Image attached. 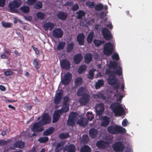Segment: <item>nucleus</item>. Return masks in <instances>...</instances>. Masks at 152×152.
<instances>
[{
    "label": "nucleus",
    "mask_w": 152,
    "mask_h": 152,
    "mask_svg": "<svg viewBox=\"0 0 152 152\" xmlns=\"http://www.w3.org/2000/svg\"><path fill=\"white\" fill-rule=\"evenodd\" d=\"M2 26L5 28H10L12 25L10 23H7L3 22L1 23Z\"/></svg>",
    "instance_id": "55"
},
{
    "label": "nucleus",
    "mask_w": 152,
    "mask_h": 152,
    "mask_svg": "<svg viewBox=\"0 0 152 152\" xmlns=\"http://www.w3.org/2000/svg\"><path fill=\"white\" fill-rule=\"evenodd\" d=\"M72 78V74L69 72H67L61 80L62 84L64 85H68L70 83Z\"/></svg>",
    "instance_id": "9"
},
{
    "label": "nucleus",
    "mask_w": 152,
    "mask_h": 152,
    "mask_svg": "<svg viewBox=\"0 0 152 152\" xmlns=\"http://www.w3.org/2000/svg\"><path fill=\"white\" fill-rule=\"evenodd\" d=\"M64 145V142L61 141L60 142L58 143L55 149V152H59L62 149V146Z\"/></svg>",
    "instance_id": "28"
},
{
    "label": "nucleus",
    "mask_w": 152,
    "mask_h": 152,
    "mask_svg": "<svg viewBox=\"0 0 152 152\" xmlns=\"http://www.w3.org/2000/svg\"><path fill=\"white\" fill-rule=\"evenodd\" d=\"M95 71V69H92L89 70L88 75V77L90 79H92L94 77V72Z\"/></svg>",
    "instance_id": "40"
},
{
    "label": "nucleus",
    "mask_w": 152,
    "mask_h": 152,
    "mask_svg": "<svg viewBox=\"0 0 152 152\" xmlns=\"http://www.w3.org/2000/svg\"><path fill=\"white\" fill-rule=\"evenodd\" d=\"M96 145L99 148L104 149L109 147V143L107 142L100 140L97 142Z\"/></svg>",
    "instance_id": "15"
},
{
    "label": "nucleus",
    "mask_w": 152,
    "mask_h": 152,
    "mask_svg": "<svg viewBox=\"0 0 152 152\" xmlns=\"http://www.w3.org/2000/svg\"><path fill=\"white\" fill-rule=\"evenodd\" d=\"M55 26V24L50 22H46L43 25V27L45 31L48 30L51 31L54 28Z\"/></svg>",
    "instance_id": "17"
},
{
    "label": "nucleus",
    "mask_w": 152,
    "mask_h": 152,
    "mask_svg": "<svg viewBox=\"0 0 152 152\" xmlns=\"http://www.w3.org/2000/svg\"><path fill=\"white\" fill-rule=\"evenodd\" d=\"M20 10L25 13H28L29 12L30 8L28 6H24L20 8Z\"/></svg>",
    "instance_id": "36"
},
{
    "label": "nucleus",
    "mask_w": 152,
    "mask_h": 152,
    "mask_svg": "<svg viewBox=\"0 0 152 152\" xmlns=\"http://www.w3.org/2000/svg\"><path fill=\"white\" fill-rule=\"evenodd\" d=\"M51 120V118L49 113H44L41 116V120L39 121L43 126L49 124Z\"/></svg>",
    "instance_id": "6"
},
{
    "label": "nucleus",
    "mask_w": 152,
    "mask_h": 152,
    "mask_svg": "<svg viewBox=\"0 0 152 152\" xmlns=\"http://www.w3.org/2000/svg\"><path fill=\"white\" fill-rule=\"evenodd\" d=\"M110 108L116 116H121L124 115V110L121 104L118 103H113Z\"/></svg>",
    "instance_id": "2"
},
{
    "label": "nucleus",
    "mask_w": 152,
    "mask_h": 152,
    "mask_svg": "<svg viewBox=\"0 0 152 152\" xmlns=\"http://www.w3.org/2000/svg\"><path fill=\"white\" fill-rule=\"evenodd\" d=\"M42 2L38 1L36 3L34 8L37 9H40L42 8Z\"/></svg>",
    "instance_id": "56"
},
{
    "label": "nucleus",
    "mask_w": 152,
    "mask_h": 152,
    "mask_svg": "<svg viewBox=\"0 0 152 152\" xmlns=\"http://www.w3.org/2000/svg\"><path fill=\"white\" fill-rule=\"evenodd\" d=\"M58 136L60 139H63L69 137V135L68 133H62L59 134Z\"/></svg>",
    "instance_id": "41"
},
{
    "label": "nucleus",
    "mask_w": 152,
    "mask_h": 152,
    "mask_svg": "<svg viewBox=\"0 0 152 152\" xmlns=\"http://www.w3.org/2000/svg\"><path fill=\"white\" fill-rule=\"evenodd\" d=\"M79 8V5L77 4H76L72 6L71 10L73 11H75L78 10Z\"/></svg>",
    "instance_id": "58"
},
{
    "label": "nucleus",
    "mask_w": 152,
    "mask_h": 152,
    "mask_svg": "<svg viewBox=\"0 0 152 152\" xmlns=\"http://www.w3.org/2000/svg\"><path fill=\"white\" fill-rule=\"evenodd\" d=\"M113 51V46L112 43L109 42L106 43L104 46L103 53L106 56L111 55Z\"/></svg>",
    "instance_id": "3"
},
{
    "label": "nucleus",
    "mask_w": 152,
    "mask_h": 152,
    "mask_svg": "<svg viewBox=\"0 0 152 152\" xmlns=\"http://www.w3.org/2000/svg\"><path fill=\"white\" fill-rule=\"evenodd\" d=\"M8 141L3 140H0V145L4 146L7 144Z\"/></svg>",
    "instance_id": "62"
},
{
    "label": "nucleus",
    "mask_w": 152,
    "mask_h": 152,
    "mask_svg": "<svg viewBox=\"0 0 152 152\" xmlns=\"http://www.w3.org/2000/svg\"><path fill=\"white\" fill-rule=\"evenodd\" d=\"M85 35L83 33L79 34L77 37V41L80 45H84Z\"/></svg>",
    "instance_id": "16"
},
{
    "label": "nucleus",
    "mask_w": 152,
    "mask_h": 152,
    "mask_svg": "<svg viewBox=\"0 0 152 152\" xmlns=\"http://www.w3.org/2000/svg\"><path fill=\"white\" fill-rule=\"evenodd\" d=\"M13 72L10 69H7L4 72V74L6 76H10L12 75Z\"/></svg>",
    "instance_id": "53"
},
{
    "label": "nucleus",
    "mask_w": 152,
    "mask_h": 152,
    "mask_svg": "<svg viewBox=\"0 0 152 152\" xmlns=\"http://www.w3.org/2000/svg\"><path fill=\"white\" fill-rule=\"evenodd\" d=\"M89 134L90 138L91 139H95L97 136L98 131L94 128H91L89 131Z\"/></svg>",
    "instance_id": "19"
},
{
    "label": "nucleus",
    "mask_w": 152,
    "mask_h": 152,
    "mask_svg": "<svg viewBox=\"0 0 152 152\" xmlns=\"http://www.w3.org/2000/svg\"><path fill=\"white\" fill-rule=\"evenodd\" d=\"M33 64L36 69H38L40 67L41 65L40 63L38 61L37 59L36 58L34 60L33 62Z\"/></svg>",
    "instance_id": "47"
},
{
    "label": "nucleus",
    "mask_w": 152,
    "mask_h": 152,
    "mask_svg": "<svg viewBox=\"0 0 152 152\" xmlns=\"http://www.w3.org/2000/svg\"><path fill=\"white\" fill-rule=\"evenodd\" d=\"M94 35V34L93 31L90 32L88 34L87 38V41L88 43L90 44L92 42Z\"/></svg>",
    "instance_id": "30"
},
{
    "label": "nucleus",
    "mask_w": 152,
    "mask_h": 152,
    "mask_svg": "<svg viewBox=\"0 0 152 152\" xmlns=\"http://www.w3.org/2000/svg\"><path fill=\"white\" fill-rule=\"evenodd\" d=\"M60 66L61 68L66 70H69L70 68V63L67 59H64L60 61Z\"/></svg>",
    "instance_id": "13"
},
{
    "label": "nucleus",
    "mask_w": 152,
    "mask_h": 152,
    "mask_svg": "<svg viewBox=\"0 0 152 152\" xmlns=\"http://www.w3.org/2000/svg\"><path fill=\"white\" fill-rule=\"evenodd\" d=\"M76 150L75 147L73 144H70L68 146L66 145L64 149V150L67 151V152H75Z\"/></svg>",
    "instance_id": "24"
},
{
    "label": "nucleus",
    "mask_w": 152,
    "mask_h": 152,
    "mask_svg": "<svg viewBox=\"0 0 152 152\" xmlns=\"http://www.w3.org/2000/svg\"><path fill=\"white\" fill-rule=\"evenodd\" d=\"M83 82V79L81 77H77L75 80V86H78L82 84Z\"/></svg>",
    "instance_id": "33"
},
{
    "label": "nucleus",
    "mask_w": 152,
    "mask_h": 152,
    "mask_svg": "<svg viewBox=\"0 0 152 152\" xmlns=\"http://www.w3.org/2000/svg\"><path fill=\"white\" fill-rule=\"evenodd\" d=\"M74 2L73 1H72L71 0H69L66 2L64 5V6L71 7L72 6Z\"/></svg>",
    "instance_id": "57"
},
{
    "label": "nucleus",
    "mask_w": 152,
    "mask_h": 152,
    "mask_svg": "<svg viewBox=\"0 0 152 152\" xmlns=\"http://www.w3.org/2000/svg\"><path fill=\"white\" fill-rule=\"evenodd\" d=\"M14 146L16 148H23L25 145V143L21 140L16 142L14 143Z\"/></svg>",
    "instance_id": "29"
},
{
    "label": "nucleus",
    "mask_w": 152,
    "mask_h": 152,
    "mask_svg": "<svg viewBox=\"0 0 152 152\" xmlns=\"http://www.w3.org/2000/svg\"><path fill=\"white\" fill-rule=\"evenodd\" d=\"M77 18L79 19H82V17L84 16L86 14L85 12L82 10H79L77 12Z\"/></svg>",
    "instance_id": "35"
},
{
    "label": "nucleus",
    "mask_w": 152,
    "mask_h": 152,
    "mask_svg": "<svg viewBox=\"0 0 152 152\" xmlns=\"http://www.w3.org/2000/svg\"><path fill=\"white\" fill-rule=\"evenodd\" d=\"M95 110H104V104L101 103L96 104L95 106Z\"/></svg>",
    "instance_id": "38"
},
{
    "label": "nucleus",
    "mask_w": 152,
    "mask_h": 152,
    "mask_svg": "<svg viewBox=\"0 0 152 152\" xmlns=\"http://www.w3.org/2000/svg\"><path fill=\"white\" fill-rule=\"evenodd\" d=\"M92 56L90 53H87L84 56L85 62L86 64L89 63L92 61Z\"/></svg>",
    "instance_id": "25"
},
{
    "label": "nucleus",
    "mask_w": 152,
    "mask_h": 152,
    "mask_svg": "<svg viewBox=\"0 0 152 152\" xmlns=\"http://www.w3.org/2000/svg\"><path fill=\"white\" fill-rule=\"evenodd\" d=\"M98 95V99H102L103 100H105L106 99V97L103 94L99 93Z\"/></svg>",
    "instance_id": "63"
},
{
    "label": "nucleus",
    "mask_w": 152,
    "mask_h": 152,
    "mask_svg": "<svg viewBox=\"0 0 152 152\" xmlns=\"http://www.w3.org/2000/svg\"><path fill=\"white\" fill-rule=\"evenodd\" d=\"M102 33L104 38L106 40H109L113 39V35L110 31L107 28L102 29Z\"/></svg>",
    "instance_id": "10"
},
{
    "label": "nucleus",
    "mask_w": 152,
    "mask_h": 152,
    "mask_svg": "<svg viewBox=\"0 0 152 152\" xmlns=\"http://www.w3.org/2000/svg\"><path fill=\"white\" fill-rule=\"evenodd\" d=\"M37 0H27V3L29 5L31 6L34 4Z\"/></svg>",
    "instance_id": "61"
},
{
    "label": "nucleus",
    "mask_w": 152,
    "mask_h": 152,
    "mask_svg": "<svg viewBox=\"0 0 152 152\" xmlns=\"http://www.w3.org/2000/svg\"><path fill=\"white\" fill-rule=\"evenodd\" d=\"M56 16L58 19L62 20H65L67 17V14L64 12L60 11L57 14Z\"/></svg>",
    "instance_id": "22"
},
{
    "label": "nucleus",
    "mask_w": 152,
    "mask_h": 152,
    "mask_svg": "<svg viewBox=\"0 0 152 152\" xmlns=\"http://www.w3.org/2000/svg\"><path fill=\"white\" fill-rule=\"evenodd\" d=\"M101 119L102 121L101 126L103 127L107 126L110 122V118L107 116H102Z\"/></svg>",
    "instance_id": "20"
},
{
    "label": "nucleus",
    "mask_w": 152,
    "mask_h": 152,
    "mask_svg": "<svg viewBox=\"0 0 152 152\" xmlns=\"http://www.w3.org/2000/svg\"><path fill=\"white\" fill-rule=\"evenodd\" d=\"M107 129L109 133L114 135L119 133L124 134L126 132L125 128L117 125H110L108 127Z\"/></svg>",
    "instance_id": "1"
},
{
    "label": "nucleus",
    "mask_w": 152,
    "mask_h": 152,
    "mask_svg": "<svg viewBox=\"0 0 152 152\" xmlns=\"http://www.w3.org/2000/svg\"><path fill=\"white\" fill-rule=\"evenodd\" d=\"M83 58V57L81 54H78L75 55L73 57V60L74 63L76 64H79Z\"/></svg>",
    "instance_id": "23"
},
{
    "label": "nucleus",
    "mask_w": 152,
    "mask_h": 152,
    "mask_svg": "<svg viewBox=\"0 0 152 152\" xmlns=\"http://www.w3.org/2000/svg\"><path fill=\"white\" fill-rule=\"evenodd\" d=\"M52 34L55 38H61L63 35V32L61 28H55L52 31Z\"/></svg>",
    "instance_id": "14"
},
{
    "label": "nucleus",
    "mask_w": 152,
    "mask_h": 152,
    "mask_svg": "<svg viewBox=\"0 0 152 152\" xmlns=\"http://www.w3.org/2000/svg\"><path fill=\"white\" fill-rule=\"evenodd\" d=\"M61 114H62L60 112V110H56L53 114L52 122L55 123L58 121Z\"/></svg>",
    "instance_id": "18"
},
{
    "label": "nucleus",
    "mask_w": 152,
    "mask_h": 152,
    "mask_svg": "<svg viewBox=\"0 0 152 152\" xmlns=\"http://www.w3.org/2000/svg\"><path fill=\"white\" fill-rule=\"evenodd\" d=\"M117 79L115 76L108 77V83L110 85H113L115 84L117 82Z\"/></svg>",
    "instance_id": "27"
},
{
    "label": "nucleus",
    "mask_w": 152,
    "mask_h": 152,
    "mask_svg": "<svg viewBox=\"0 0 152 152\" xmlns=\"http://www.w3.org/2000/svg\"><path fill=\"white\" fill-rule=\"evenodd\" d=\"M54 131V129L52 127H49L43 133L44 135L48 136L52 134Z\"/></svg>",
    "instance_id": "26"
},
{
    "label": "nucleus",
    "mask_w": 152,
    "mask_h": 152,
    "mask_svg": "<svg viewBox=\"0 0 152 152\" xmlns=\"http://www.w3.org/2000/svg\"><path fill=\"white\" fill-rule=\"evenodd\" d=\"M21 4V1H13L10 2L8 7L10 8V11L12 12H17V10H15V8L19 7Z\"/></svg>",
    "instance_id": "8"
},
{
    "label": "nucleus",
    "mask_w": 152,
    "mask_h": 152,
    "mask_svg": "<svg viewBox=\"0 0 152 152\" xmlns=\"http://www.w3.org/2000/svg\"><path fill=\"white\" fill-rule=\"evenodd\" d=\"M112 58L113 59L116 61H118L119 59V55L116 53H115L112 55Z\"/></svg>",
    "instance_id": "60"
},
{
    "label": "nucleus",
    "mask_w": 152,
    "mask_h": 152,
    "mask_svg": "<svg viewBox=\"0 0 152 152\" xmlns=\"http://www.w3.org/2000/svg\"><path fill=\"white\" fill-rule=\"evenodd\" d=\"M37 16L38 18L41 20H43L45 18V15L44 13L39 12L37 13Z\"/></svg>",
    "instance_id": "50"
},
{
    "label": "nucleus",
    "mask_w": 152,
    "mask_h": 152,
    "mask_svg": "<svg viewBox=\"0 0 152 152\" xmlns=\"http://www.w3.org/2000/svg\"><path fill=\"white\" fill-rule=\"evenodd\" d=\"M95 110L96 114L99 116L101 115L104 111V110Z\"/></svg>",
    "instance_id": "64"
},
{
    "label": "nucleus",
    "mask_w": 152,
    "mask_h": 152,
    "mask_svg": "<svg viewBox=\"0 0 152 152\" xmlns=\"http://www.w3.org/2000/svg\"><path fill=\"white\" fill-rule=\"evenodd\" d=\"M78 123L80 125L82 126H85L86 125V123L83 119H81L79 120Z\"/></svg>",
    "instance_id": "59"
},
{
    "label": "nucleus",
    "mask_w": 152,
    "mask_h": 152,
    "mask_svg": "<svg viewBox=\"0 0 152 152\" xmlns=\"http://www.w3.org/2000/svg\"><path fill=\"white\" fill-rule=\"evenodd\" d=\"M86 66L85 65L81 66L78 69V73L80 74H82L85 72L86 69Z\"/></svg>",
    "instance_id": "39"
},
{
    "label": "nucleus",
    "mask_w": 152,
    "mask_h": 152,
    "mask_svg": "<svg viewBox=\"0 0 152 152\" xmlns=\"http://www.w3.org/2000/svg\"><path fill=\"white\" fill-rule=\"evenodd\" d=\"M90 96L88 94H86L85 95L82 96L80 98L79 101L81 104L86 105L90 100Z\"/></svg>",
    "instance_id": "11"
},
{
    "label": "nucleus",
    "mask_w": 152,
    "mask_h": 152,
    "mask_svg": "<svg viewBox=\"0 0 152 152\" xmlns=\"http://www.w3.org/2000/svg\"><path fill=\"white\" fill-rule=\"evenodd\" d=\"M86 118L88 121H91L94 118V115L91 112H87L86 113Z\"/></svg>",
    "instance_id": "42"
},
{
    "label": "nucleus",
    "mask_w": 152,
    "mask_h": 152,
    "mask_svg": "<svg viewBox=\"0 0 152 152\" xmlns=\"http://www.w3.org/2000/svg\"><path fill=\"white\" fill-rule=\"evenodd\" d=\"M103 8V5L101 4H97L95 7V9L97 11H101Z\"/></svg>",
    "instance_id": "52"
},
{
    "label": "nucleus",
    "mask_w": 152,
    "mask_h": 152,
    "mask_svg": "<svg viewBox=\"0 0 152 152\" xmlns=\"http://www.w3.org/2000/svg\"><path fill=\"white\" fill-rule=\"evenodd\" d=\"M110 65L111 68L113 69H115L118 67V62L115 61H112L110 62Z\"/></svg>",
    "instance_id": "46"
},
{
    "label": "nucleus",
    "mask_w": 152,
    "mask_h": 152,
    "mask_svg": "<svg viewBox=\"0 0 152 152\" xmlns=\"http://www.w3.org/2000/svg\"><path fill=\"white\" fill-rule=\"evenodd\" d=\"M43 126V125L39 121L34 123L31 128V130L34 132L39 133L44 130V127H42Z\"/></svg>",
    "instance_id": "7"
},
{
    "label": "nucleus",
    "mask_w": 152,
    "mask_h": 152,
    "mask_svg": "<svg viewBox=\"0 0 152 152\" xmlns=\"http://www.w3.org/2000/svg\"><path fill=\"white\" fill-rule=\"evenodd\" d=\"M87 7L91 8H93L95 6V3L94 2H91L89 1H87L86 4Z\"/></svg>",
    "instance_id": "49"
},
{
    "label": "nucleus",
    "mask_w": 152,
    "mask_h": 152,
    "mask_svg": "<svg viewBox=\"0 0 152 152\" xmlns=\"http://www.w3.org/2000/svg\"><path fill=\"white\" fill-rule=\"evenodd\" d=\"M67 124L69 126H73L75 124V120L69 117L67 121Z\"/></svg>",
    "instance_id": "43"
},
{
    "label": "nucleus",
    "mask_w": 152,
    "mask_h": 152,
    "mask_svg": "<svg viewBox=\"0 0 152 152\" xmlns=\"http://www.w3.org/2000/svg\"><path fill=\"white\" fill-rule=\"evenodd\" d=\"M87 90L86 88L81 86L78 89L77 94L78 96H81L86 94Z\"/></svg>",
    "instance_id": "21"
},
{
    "label": "nucleus",
    "mask_w": 152,
    "mask_h": 152,
    "mask_svg": "<svg viewBox=\"0 0 152 152\" xmlns=\"http://www.w3.org/2000/svg\"><path fill=\"white\" fill-rule=\"evenodd\" d=\"M77 116V114L76 112H72L69 114V117L75 120Z\"/></svg>",
    "instance_id": "51"
},
{
    "label": "nucleus",
    "mask_w": 152,
    "mask_h": 152,
    "mask_svg": "<svg viewBox=\"0 0 152 152\" xmlns=\"http://www.w3.org/2000/svg\"><path fill=\"white\" fill-rule=\"evenodd\" d=\"M49 138L47 137H41L38 139V141L42 143H45L48 140Z\"/></svg>",
    "instance_id": "44"
},
{
    "label": "nucleus",
    "mask_w": 152,
    "mask_h": 152,
    "mask_svg": "<svg viewBox=\"0 0 152 152\" xmlns=\"http://www.w3.org/2000/svg\"><path fill=\"white\" fill-rule=\"evenodd\" d=\"M94 43V45L97 47H99L102 44L104 43L103 41H101L100 40L94 39L93 41Z\"/></svg>",
    "instance_id": "48"
},
{
    "label": "nucleus",
    "mask_w": 152,
    "mask_h": 152,
    "mask_svg": "<svg viewBox=\"0 0 152 152\" xmlns=\"http://www.w3.org/2000/svg\"><path fill=\"white\" fill-rule=\"evenodd\" d=\"M104 84V82L103 80H98L97 82L96 83L95 86V88L96 89H99L101 87H102Z\"/></svg>",
    "instance_id": "31"
},
{
    "label": "nucleus",
    "mask_w": 152,
    "mask_h": 152,
    "mask_svg": "<svg viewBox=\"0 0 152 152\" xmlns=\"http://www.w3.org/2000/svg\"><path fill=\"white\" fill-rule=\"evenodd\" d=\"M105 73L106 75H109L108 77L115 76L114 75L115 74H116L118 76H121L122 74V68L119 66L118 67V69L115 71H111L109 69H107Z\"/></svg>",
    "instance_id": "5"
},
{
    "label": "nucleus",
    "mask_w": 152,
    "mask_h": 152,
    "mask_svg": "<svg viewBox=\"0 0 152 152\" xmlns=\"http://www.w3.org/2000/svg\"><path fill=\"white\" fill-rule=\"evenodd\" d=\"M64 106L61 109L59 110H60L62 114H63L64 113H66L69 110V106H67V105H63Z\"/></svg>",
    "instance_id": "45"
},
{
    "label": "nucleus",
    "mask_w": 152,
    "mask_h": 152,
    "mask_svg": "<svg viewBox=\"0 0 152 152\" xmlns=\"http://www.w3.org/2000/svg\"><path fill=\"white\" fill-rule=\"evenodd\" d=\"M112 147L114 151L115 152H123L125 146L122 142L118 141L113 144Z\"/></svg>",
    "instance_id": "4"
},
{
    "label": "nucleus",
    "mask_w": 152,
    "mask_h": 152,
    "mask_svg": "<svg viewBox=\"0 0 152 152\" xmlns=\"http://www.w3.org/2000/svg\"><path fill=\"white\" fill-rule=\"evenodd\" d=\"M91 149L88 146L84 145L81 148L80 152H91Z\"/></svg>",
    "instance_id": "37"
},
{
    "label": "nucleus",
    "mask_w": 152,
    "mask_h": 152,
    "mask_svg": "<svg viewBox=\"0 0 152 152\" xmlns=\"http://www.w3.org/2000/svg\"><path fill=\"white\" fill-rule=\"evenodd\" d=\"M70 98L68 96H65L64 97L63 101V105H67L68 102Z\"/></svg>",
    "instance_id": "54"
},
{
    "label": "nucleus",
    "mask_w": 152,
    "mask_h": 152,
    "mask_svg": "<svg viewBox=\"0 0 152 152\" xmlns=\"http://www.w3.org/2000/svg\"><path fill=\"white\" fill-rule=\"evenodd\" d=\"M63 93V90L62 89H60L58 90V92L56 94L54 100L55 104H58L60 103Z\"/></svg>",
    "instance_id": "12"
},
{
    "label": "nucleus",
    "mask_w": 152,
    "mask_h": 152,
    "mask_svg": "<svg viewBox=\"0 0 152 152\" xmlns=\"http://www.w3.org/2000/svg\"><path fill=\"white\" fill-rule=\"evenodd\" d=\"M74 43L72 42L68 44L66 48L67 52L68 53L71 52L74 49Z\"/></svg>",
    "instance_id": "34"
},
{
    "label": "nucleus",
    "mask_w": 152,
    "mask_h": 152,
    "mask_svg": "<svg viewBox=\"0 0 152 152\" xmlns=\"http://www.w3.org/2000/svg\"><path fill=\"white\" fill-rule=\"evenodd\" d=\"M65 43L64 42H60L56 46V48L57 50H63L64 48Z\"/></svg>",
    "instance_id": "32"
}]
</instances>
